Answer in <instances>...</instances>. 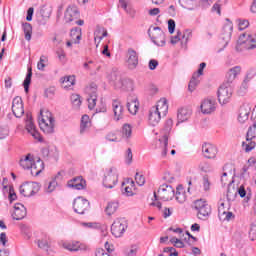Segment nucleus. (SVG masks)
<instances>
[{
	"mask_svg": "<svg viewBox=\"0 0 256 256\" xmlns=\"http://www.w3.org/2000/svg\"><path fill=\"white\" fill-rule=\"evenodd\" d=\"M102 183L106 189H113L119 183V171L116 167L105 169Z\"/></svg>",
	"mask_w": 256,
	"mask_h": 256,
	"instance_id": "nucleus-4",
	"label": "nucleus"
},
{
	"mask_svg": "<svg viewBox=\"0 0 256 256\" xmlns=\"http://www.w3.org/2000/svg\"><path fill=\"white\" fill-rule=\"evenodd\" d=\"M27 216V208L21 203H17L14 205V212L12 214L13 219L16 221H21V219H25Z\"/></svg>",
	"mask_w": 256,
	"mask_h": 256,
	"instance_id": "nucleus-21",
	"label": "nucleus"
},
{
	"mask_svg": "<svg viewBox=\"0 0 256 256\" xmlns=\"http://www.w3.org/2000/svg\"><path fill=\"white\" fill-rule=\"evenodd\" d=\"M107 141H110L112 143H117L119 141V138H117V134L110 132L106 135Z\"/></svg>",
	"mask_w": 256,
	"mask_h": 256,
	"instance_id": "nucleus-58",
	"label": "nucleus"
},
{
	"mask_svg": "<svg viewBox=\"0 0 256 256\" xmlns=\"http://www.w3.org/2000/svg\"><path fill=\"white\" fill-rule=\"evenodd\" d=\"M202 153L206 159H215L217 157V147L213 144H204Z\"/></svg>",
	"mask_w": 256,
	"mask_h": 256,
	"instance_id": "nucleus-23",
	"label": "nucleus"
},
{
	"mask_svg": "<svg viewBox=\"0 0 256 256\" xmlns=\"http://www.w3.org/2000/svg\"><path fill=\"white\" fill-rule=\"evenodd\" d=\"M70 99L75 109H79V107H81V96H79V94H72Z\"/></svg>",
	"mask_w": 256,
	"mask_h": 256,
	"instance_id": "nucleus-46",
	"label": "nucleus"
},
{
	"mask_svg": "<svg viewBox=\"0 0 256 256\" xmlns=\"http://www.w3.org/2000/svg\"><path fill=\"white\" fill-rule=\"evenodd\" d=\"M228 201H235V198L237 197V189L235 188V185H233V180H230L228 183V190L226 195Z\"/></svg>",
	"mask_w": 256,
	"mask_h": 256,
	"instance_id": "nucleus-30",
	"label": "nucleus"
},
{
	"mask_svg": "<svg viewBox=\"0 0 256 256\" xmlns=\"http://www.w3.org/2000/svg\"><path fill=\"white\" fill-rule=\"evenodd\" d=\"M126 59L128 69H137V65H139V53L135 49L129 48L127 50Z\"/></svg>",
	"mask_w": 256,
	"mask_h": 256,
	"instance_id": "nucleus-13",
	"label": "nucleus"
},
{
	"mask_svg": "<svg viewBox=\"0 0 256 256\" xmlns=\"http://www.w3.org/2000/svg\"><path fill=\"white\" fill-rule=\"evenodd\" d=\"M43 169H45L43 160L38 158L36 161L34 160V162H32V166H30L31 175L37 177V175H39L43 171Z\"/></svg>",
	"mask_w": 256,
	"mask_h": 256,
	"instance_id": "nucleus-27",
	"label": "nucleus"
},
{
	"mask_svg": "<svg viewBox=\"0 0 256 256\" xmlns=\"http://www.w3.org/2000/svg\"><path fill=\"white\" fill-rule=\"evenodd\" d=\"M86 93L88 96L97 95V84L91 83L88 87H86Z\"/></svg>",
	"mask_w": 256,
	"mask_h": 256,
	"instance_id": "nucleus-51",
	"label": "nucleus"
},
{
	"mask_svg": "<svg viewBox=\"0 0 256 256\" xmlns=\"http://www.w3.org/2000/svg\"><path fill=\"white\" fill-rule=\"evenodd\" d=\"M38 123L43 133H46L47 135L55 133V119L53 118V114L48 110H40Z\"/></svg>",
	"mask_w": 256,
	"mask_h": 256,
	"instance_id": "nucleus-2",
	"label": "nucleus"
},
{
	"mask_svg": "<svg viewBox=\"0 0 256 256\" xmlns=\"http://www.w3.org/2000/svg\"><path fill=\"white\" fill-rule=\"evenodd\" d=\"M176 200L178 203H185V201H187V195L181 185L176 188Z\"/></svg>",
	"mask_w": 256,
	"mask_h": 256,
	"instance_id": "nucleus-34",
	"label": "nucleus"
},
{
	"mask_svg": "<svg viewBox=\"0 0 256 256\" xmlns=\"http://www.w3.org/2000/svg\"><path fill=\"white\" fill-rule=\"evenodd\" d=\"M63 89H71L75 85V76H65L61 79Z\"/></svg>",
	"mask_w": 256,
	"mask_h": 256,
	"instance_id": "nucleus-33",
	"label": "nucleus"
},
{
	"mask_svg": "<svg viewBox=\"0 0 256 256\" xmlns=\"http://www.w3.org/2000/svg\"><path fill=\"white\" fill-rule=\"evenodd\" d=\"M251 113V107L247 104H244L240 107L238 121L240 123H245L249 119V115Z\"/></svg>",
	"mask_w": 256,
	"mask_h": 256,
	"instance_id": "nucleus-28",
	"label": "nucleus"
},
{
	"mask_svg": "<svg viewBox=\"0 0 256 256\" xmlns=\"http://www.w3.org/2000/svg\"><path fill=\"white\" fill-rule=\"evenodd\" d=\"M133 133V128L129 124H124L122 127V137L124 139H130Z\"/></svg>",
	"mask_w": 256,
	"mask_h": 256,
	"instance_id": "nucleus-43",
	"label": "nucleus"
},
{
	"mask_svg": "<svg viewBox=\"0 0 256 256\" xmlns=\"http://www.w3.org/2000/svg\"><path fill=\"white\" fill-rule=\"evenodd\" d=\"M12 113L16 117H23L25 109L23 108V100L21 97L17 96L12 101Z\"/></svg>",
	"mask_w": 256,
	"mask_h": 256,
	"instance_id": "nucleus-16",
	"label": "nucleus"
},
{
	"mask_svg": "<svg viewBox=\"0 0 256 256\" xmlns=\"http://www.w3.org/2000/svg\"><path fill=\"white\" fill-rule=\"evenodd\" d=\"M233 217H235L233 215V212H229V210H226L224 216L220 219H222V221H231V219H233Z\"/></svg>",
	"mask_w": 256,
	"mask_h": 256,
	"instance_id": "nucleus-61",
	"label": "nucleus"
},
{
	"mask_svg": "<svg viewBox=\"0 0 256 256\" xmlns=\"http://www.w3.org/2000/svg\"><path fill=\"white\" fill-rule=\"evenodd\" d=\"M191 37H193V32L191 30H185L183 34H181V38L185 45L189 43V39H191Z\"/></svg>",
	"mask_w": 256,
	"mask_h": 256,
	"instance_id": "nucleus-53",
	"label": "nucleus"
},
{
	"mask_svg": "<svg viewBox=\"0 0 256 256\" xmlns=\"http://www.w3.org/2000/svg\"><path fill=\"white\" fill-rule=\"evenodd\" d=\"M68 187L81 191V189H85V180H83V177L81 176L73 178L72 180L68 181Z\"/></svg>",
	"mask_w": 256,
	"mask_h": 256,
	"instance_id": "nucleus-26",
	"label": "nucleus"
},
{
	"mask_svg": "<svg viewBox=\"0 0 256 256\" xmlns=\"http://www.w3.org/2000/svg\"><path fill=\"white\" fill-rule=\"evenodd\" d=\"M164 181L167 183H173L175 181V176L173 174L166 172L163 176Z\"/></svg>",
	"mask_w": 256,
	"mask_h": 256,
	"instance_id": "nucleus-59",
	"label": "nucleus"
},
{
	"mask_svg": "<svg viewBox=\"0 0 256 256\" xmlns=\"http://www.w3.org/2000/svg\"><path fill=\"white\" fill-rule=\"evenodd\" d=\"M117 209H119V202L112 201L107 204L105 213L111 217V215H114L117 212Z\"/></svg>",
	"mask_w": 256,
	"mask_h": 256,
	"instance_id": "nucleus-31",
	"label": "nucleus"
},
{
	"mask_svg": "<svg viewBox=\"0 0 256 256\" xmlns=\"http://www.w3.org/2000/svg\"><path fill=\"white\" fill-rule=\"evenodd\" d=\"M170 242L174 244V247H177L178 249H183V247H185V244L183 243V241H181V239L178 238H171Z\"/></svg>",
	"mask_w": 256,
	"mask_h": 256,
	"instance_id": "nucleus-56",
	"label": "nucleus"
},
{
	"mask_svg": "<svg viewBox=\"0 0 256 256\" xmlns=\"http://www.w3.org/2000/svg\"><path fill=\"white\" fill-rule=\"evenodd\" d=\"M26 130L32 137H34L37 141H41V134L37 131L35 124L33 123V118L31 114H27L26 116Z\"/></svg>",
	"mask_w": 256,
	"mask_h": 256,
	"instance_id": "nucleus-17",
	"label": "nucleus"
},
{
	"mask_svg": "<svg viewBox=\"0 0 256 256\" xmlns=\"http://www.w3.org/2000/svg\"><path fill=\"white\" fill-rule=\"evenodd\" d=\"M87 102H88V109L90 110L95 109L97 105V95L88 96Z\"/></svg>",
	"mask_w": 256,
	"mask_h": 256,
	"instance_id": "nucleus-50",
	"label": "nucleus"
},
{
	"mask_svg": "<svg viewBox=\"0 0 256 256\" xmlns=\"http://www.w3.org/2000/svg\"><path fill=\"white\" fill-rule=\"evenodd\" d=\"M37 245L40 249H47L49 247V243L45 239L37 240Z\"/></svg>",
	"mask_w": 256,
	"mask_h": 256,
	"instance_id": "nucleus-60",
	"label": "nucleus"
},
{
	"mask_svg": "<svg viewBox=\"0 0 256 256\" xmlns=\"http://www.w3.org/2000/svg\"><path fill=\"white\" fill-rule=\"evenodd\" d=\"M73 207H74L75 213H78L79 215H83L85 214V211L89 209V200L83 197H77L74 200Z\"/></svg>",
	"mask_w": 256,
	"mask_h": 256,
	"instance_id": "nucleus-15",
	"label": "nucleus"
},
{
	"mask_svg": "<svg viewBox=\"0 0 256 256\" xmlns=\"http://www.w3.org/2000/svg\"><path fill=\"white\" fill-rule=\"evenodd\" d=\"M172 128H173V120L167 119L164 124V128L162 130L163 137H165L166 135L169 138V133H171Z\"/></svg>",
	"mask_w": 256,
	"mask_h": 256,
	"instance_id": "nucleus-42",
	"label": "nucleus"
},
{
	"mask_svg": "<svg viewBox=\"0 0 256 256\" xmlns=\"http://www.w3.org/2000/svg\"><path fill=\"white\" fill-rule=\"evenodd\" d=\"M231 205L229 202H220V205L218 206V215L220 219H223L225 217V212L229 211V208Z\"/></svg>",
	"mask_w": 256,
	"mask_h": 256,
	"instance_id": "nucleus-38",
	"label": "nucleus"
},
{
	"mask_svg": "<svg viewBox=\"0 0 256 256\" xmlns=\"http://www.w3.org/2000/svg\"><path fill=\"white\" fill-rule=\"evenodd\" d=\"M159 142L162 147V152H161L162 157H167V145H169V138L167 137V135H165L159 139Z\"/></svg>",
	"mask_w": 256,
	"mask_h": 256,
	"instance_id": "nucleus-41",
	"label": "nucleus"
},
{
	"mask_svg": "<svg viewBox=\"0 0 256 256\" xmlns=\"http://www.w3.org/2000/svg\"><path fill=\"white\" fill-rule=\"evenodd\" d=\"M199 169L203 173H211V171H213V166L209 162H201L199 164Z\"/></svg>",
	"mask_w": 256,
	"mask_h": 256,
	"instance_id": "nucleus-47",
	"label": "nucleus"
},
{
	"mask_svg": "<svg viewBox=\"0 0 256 256\" xmlns=\"http://www.w3.org/2000/svg\"><path fill=\"white\" fill-rule=\"evenodd\" d=\"M70 37H71L72 43L79 44V42L81 41V28H73L70 31Z\"/></svg>",
	"mask_w": 256,
	"mask_h": 256,
	"instance_id": "nucleus-35",
	"label": "nucleus"
},
{
	"mask_svg": "<svg viewBox=\"0 0 256 256\" xmlns=\"http://www.w3.org/2000/svg\"><path fill=\"white\" fill-rule=\"evenodd\" d=\"M200 109L204 115H211L216 109L215 100L209 98L204 99L200 105Z\"/></svg>",
	"mask_w": 256,
	"mask_h": 256,
	"instance_id": "nucleus-19",
	"label": "nucleus"
},
{
	"mask_svg": "<svg viewBox=\"0 0 256 256\" xmlns=\"http://www.w3.org/2000/svg\"><path fill=\"white\" fill-rule=\"evenodd\" d=\"M169 111V104H167L166 98H161L156 106L152 107L150 109L149 113V123L150 125H159V122L161 121V117H165Z\"/></svg>",
	"mask_w": 256,
	"mask_h": 256,
	"instance_id": "nucleus-1",
	"label": "nucleus"
},
{
	"mask_svg": "<svg viewBox=\"0 0 256 256\" xmlns=\"http://www.w3.org/2000/svg\"><path fill=\"white\" fill-rule=\"evenodd\" d=\"M45 63H47V57L41 56L39 62L37 63L38 71H45Z\"/></svg>",
	"mask_w": 256,
	"mask_h": 256,
	"instance_id": "nucleus-55",
	"label": "nucleus"
},
{
	"mask_svg": "<svg viewBox=\"0 0 256 256\" xmlns=\"http://www.w3.org/2000/svg\"><path fill=\"white\" fill-rule=\"evenodd\" d=\"M200 80H199V76H195V74H193L189 85H188V89L191 93H193V91H195V89L197 88V85H199Z\"/></svg>",
	"mask_w": 256,
	"mask_h": 256,
	"instance_id": "nucleus-44",
	"label": "nucleus"
},
{
	"mask_svg": "<svg viewBox=\"0 0 256 256\" xmlns=\"http://www.w3.org/2000/svg\"><path fill=\"white\" fill-rule=\"evenodd\" d=\"M109 81L114 85L115 89H121L122 91H133V80L129 78H121V75L117 72H112L109 76Z\"/></svg>",
	"mask_w": 256,
	"mask_h": 256,
	"instance_id": "nucleus-3",
	"label": "nucleus"
},
{
	"mask_svg": "<svg viewBox=\"0 0 256 256\" xmlns=\"http://www.w3.org/2000/svg\"><path fill=\"white\" fill-rule=\"evenodd\" d=\"M46 193H53L55 189H57V180L52 179L51 181L47 182L44 187Z\"/></svg>",
	"mask_w": 256,
	"mask_h": 256,
	"instance_id": "nucleus-45",
	"label": "nucleus"
},
{
	"mask_svg": "<svg viewBox=\"0 0 256 256\" xmlns=\"http://www.w3.org/2000/svg\"><path fill=\"white\" fill-rule=\"evenodd\" d=\"M135 181H136L137 185L142 187V185H145V176H143V175H141L139 173H136Z\"/></svg>",
	"mask_w": 256,
	"mask_h": 256,
	"instance_id": "nucleus-57",
	"label": "nucleus"
},
{
	"mask_svg": "<svg viewBox=\"0 0 256 256\" xmlns=\"http://www.w3.org/2000/svg\"><path fill=\"white\" fill-rule=\"evenodd\" d=\"M103 28L98 27L96 31L94 32V41H98V43H101L103 41Z\"/></svg>",
	"mask_w": 256,
	"mask_h": 256,
	"instance_id": "nucleus-54",
	"label": "nucleus"
},
{
	"mask_svg": "<svg viewBox=\"0 0 256 256\" xmlns=\"http://www.w3.org/2000/svg\"><path fill=\"white\" fill-rule=\"evenodd\" d=\"M112 109H113L115 121H121L125 113V108H123V104L121 103V101L113 100Z\"/></svg>",
	"mask_w": 256,
	"mask_h": 256,
	"instance_id": "nucleus-20",
	"label": "nucleus"
},
{
	"mask_svg": "<svg viewBox=\"0 0 256 256\" xmlns=\"http://www.w3.org/2000/svg\"><path fill=\"white\" fill-rule=\"evenodd\" d=\"M179 4L183 9H187L188 11H193L197 7L195 0H179Z\"/></svg>",
	"mask_w": 256,
	"mask_h": 256,
	"instance_id": "nucleus-36",
	"label": "nucleus"
},
{
	"mask_svg": "<svg viewBox=\"0 0 256 256\" xmlns=\"http://www.w3.org/2000/svg\"><path fill=\"white\" fill-rule=\"evenodd\" d=\"M233 95V91L231 90V85L227 82L226 84H222L218 89V101L221 105H225V103H229V99Z\"/></svg>",
	"mask_w": 256,
	"mask_h": 256,
	"instance_id": "nucleus-12",
	"label": "nucleus"
},
{
	"mask_svg": "<svg viewBox=\"0 0 256 256\" xmlns=\"http://www.w3.org/2000/svg\"><path fill=\"white\" fill-rule=\"evenodd\" d=\"M41 186L37 182H27L20 186V194L24 197H33L35 193H39Z\"/></svg>",
	"mask_w": 256,
	"mask_h": 256,
	"instance_id": "nucleus-11",
	"label": "nucleus"
},
{
	"mask_svg": "<svg viewBox=\"0 0 256 256\" xmlns=\"http://www.w3.org/2000/svg\"><path fill=\"white\" fill-rule=\"evenodd\" d=\"M22 27L26 41H31V36L33 35V26L26 22L22 24Z\"/></svg>",
	"mask_w": 256,
	"mask_h": 256,
	"instance_id": "nucleus-37",
	"label": "nucleus"
},
{
	"mask_svg": "<svg viewBox=\"0 0 256 256\" xmlns=\"http://www.w3.org/2000/svg\"><path fill=\"white\" fill-rule=\"evenodd\" d=\"M194 207L196 209L198 219L202 221H206L209 215H211V206L207 203V201L200 199L194 202Z\"/></svg>",
	"mask_w": 256,
	"mask_h": 256,
	"instance_id": "nucleus-6",
	"label": "nucleus"
},
{
	"mask_svg": "<svg viewBox=\"0 0 256 256\" xmlns=\"http://www.w3.org/2000/svg\"><path fill=\"white\" fill-rule=\"evenodd\" d=\"M249 83H251L250 80H247L246 78L243 79L240 87L238 88V95H246L247 91H249Z\"/></svg>",
	"mask_w": 256,
	"mask_h": 256,
	"instance_id": "nucleus-39",
	"label": "nucleus"
},
{
	"mask_svg": "<svg viewBox=\"0 0 256 256\" xmlns=\"http://www.w3.org/2000/svg\"><path fill=\"white\" fill-rule=\"evenodd\" d=\"M148 35L154 45L158 47L165 46V32L160 27H150L148 29Z\"/></svg>",
	"mask_w": 256,
	"mask_h": 256,
	"instance_id": "nucleus-7",
	"label": "nucleus"
},
{
	"mask_svg": "<svg viewBox=\"0 0 256 256\" xmlns=\"http://www.w3.org/2000/svg\"><path fill=\"white\" fill-rule=\"evenodd\" d=\"M34 161L35 160H33V156H31V154H28L27 156H25V158H22L20 160V167L22 169H31Z\"/></svg>",
	"mask_w": 256,
	"mask_h": 256,
	"instance_id": "nucleus-32",
	"label": "nucleus"
},
{
	"mask_svg": "<svg viewBox=\"0 0 256 256\" xmlns=\"http://www.w3.org/2000/svg\"><path fill=\"white\" fill-rule=\"evenodd\" d=\"M205 67H207V64L204 63V62H202V63L200 64V66H199L198 71H197L196 73H194V75H195L196 77H201V75H203V69H205Z\"/></svg>",
	"mask_w": 256,
	"mask_h": 256,
	"instance_id": "nucleus-62",
	"label": "nucleus"
},
{
	"mask_svg": "<svg viewBox=\"0 0 256 256\" xmlns=\"http://www.w3.org/2000/svg\"><path fill=\"white\" fill-rule=\"evenodd\" d=\"M236 23L238 25L239 31H244V29H247V27H249V20L247 19H237Z\"/></svg>",
	"mask_w": 256,
	"mask_h": 256,
	"instance_id": "nucleus-48",
	"label": "nucleus"
},
{
	"mask_svg": "<svg viewBox=\"0 0 256 256\" xmlns=\"http://www.w3.org/2000/svg\"><path fill=\"white\" fill-rule=\"evenodd\" d=\"M63 247L67 251H87V245L79 241L65 242Z\"/></svg>",
	"mask_w": 256,
	"mask_h": 256,
	"instance_id": "nucleus-24",
	"label": "nucleus"
},
{
	"mask_svg": "<svg viewBox=\"0 0 256 256\" xmlns=\"http://www.w3.org/2000/svg\"><path fill=\"white\" fill-rule=\"evenodd\" d=\"M126 107L131 115H137V112L139 111V99L137 96H128Z\"/></svg>",
	"mask_w": 256,
	"mask_h": 256,
	"instance_id": "nucleus-18",
	"label": "nucleus"
},
{
	"mask_svg": "<svg viewBox=\"0 0 256 256\" xmlns=\"http://www.w3.org/2000/svg\"><path fill=\"white\" fill-rule=\"evenodd\" d=\"M129 227L125 218H117L111 225V233L114 237H123L125 231Z\"/></svg>",
	"mask_w": 256,
	"mask_h": 256,
	"instance_id": "nucleus-9",
	"label": "nucleus"
},
{
	"mask_svg": "<svg viewBox=\"0 0 256 256\" xmlns=\"http://www.w3.org/2000/svg\"><path fill=\"white\" fill-rule=\"evenodd\" d=\"M255 77H256V67H250L247 70L244 79L251 81L252 79H255Z\"/></svg>",
	"mask_w": 256,
	"mask_h": 256,
	"instance_id": "nucleus-49",
	"label": "nucleus"
},
{
	"mask_svg": "<svg viewBox=\"0 0 256 256\" xmlns=\"http://www.w3.org/2000/svg\"><path fill=\"white\" fill-rule=\"evenodd\" d=\"M256 138V116L253 119V125H251L248 128L247 134H246V141L242 142V149L246 151V153H249V151H253V148L256 147L255 141H253Z\"/></svg>",
	"mask_w": 256,
	"mask_h": 256,
	"instance_id": "nucleus-5",
	"label": "nucleus"
},
{
	"mask_svg": "<svg viewBox=\"0 0 256 256\" xmlns=\"http://www.w3.org/2000/svg\"><path fill=\"white\" fill-rule=\"evenodd\" d=\"M175 197V189H173V186L163 184L158 189V194L154 192V198L157 201V199H161V201H171Z\"/></svg>",
	"mask_w": 256,
	"mask_h": 256,
	"instance_id": "nucleus-8",
	"label": "nucleus"
},
{
	"mask_svg": "<svg viewBox=\"0 0 256 256\" xmlns=\"http://www.w3.org/2000/svg\"><path fill=\"white\" fill-rule=\"evenodd\" d=\"M89 127H91V119L87 114H85L81 118V124H80L81 135H83V133H86L89 130Z\"/></svg>",
	"mask_w": 256,
	"mask_h": 256,
	"instance_id": "nucleus-29",
	"label": "nucleus"
},
{
	"mask_svg": "<svg viewBox=\"0 0 256 256\" xmlns=\"http://www.w3.org/2000/svg\"><path fill=\"white\" fill-rule=\"evenodd\" d=\"M31 77H33V70L31 67L28 68V73L23 82L25 93H29V85H31Z\"/></svg>",
	"mask_w": 256,
	"mask_h": 256,
	"instance_id": "nucleus-40",
	"label": "nucleus"
},
{
	"mask_svg": "<svg viewBox=\"0 0 256 256\" xmlns=\"http://www.w3.org/2000/svg\"><path fill=\"white\" fill-rule=\"evenodd\" d=\"M80 13L77 6L72 5L68 6L65 13H64V21L65 23H73L74 21H77L79 19Z\"/></svg>",
	"mask_w": 256,
	"mask_h": 256,
	"instance_id": "nucleus-14",
	"label": "nucleus"
},
{
	"mask_svg": "<svg viewBox=\"0 0 256 256\" xmlns=\"http://www.w3.org/2000/svg\"><path fill=\"white\" fill-rule=\"evenodd\" d=\"M168 30H169V33L171 34L175 33V20L170 19L168 21Z\"/></svg>",
	"mask_w": 256,
	"mask_h": 256,
	"instance_id": "nucleus-64",
	"label": "nucleus"
},
{
	"mask_svg": "<svg viewBox=\"0 0 256 256\" xmlns=\"http://www.w3.org/2000/svg\"><path fill=\"white\" fill-rule=\"evenodd\" d=\"M191 115H193V110L190 108H180L177 114L178 123H185V121H189V119H191Z\"/></svg>",
	"mask_w": 256,
	"mask_h": 256,
	"instance_id": "nucleus-25",
	"label": "nucleus"
},
{
	"mask_svg": "<svg viewBox=\"0 0 256 256\" xmlns=\"http://www.w3.org/2000/svg\"><path fill=\"white\" fill-rule=\"evenodd\" d=\"M242 70L241 66H234L230 68L226 73V83L231 85V83L237 79V76L241 75Z\"/></svg>",
	"mask_w": 256,
	"mask_h": 256,
	"instance_id": "nucleus-22",
	"label": "nucleus"
},
{
	"mask_svg": "<svg viewBox=\"0 0 256 256\" xmlns=\"http://www.w3.org/2000/svg\"><path fill=\"white\" fill-rule=\"evenodd\" d=\"M133 161V152L131 148H128L126 151V163L130 164Z\"/></svg>",
	"mask_w": 256,
	"mask_h": 256,
	"instance_id": "nucleus-63",
	"label": "nucleus"
},
{
	"mask_svg": "<svg viewBox=\"0 0 256 256\" xmlns=\"http://www.w3.org/2000/svg\"><path fill=\"white\" fill-rule=\"evenodd\" d=\"M202 188L204 191H209L211 189V181L207 175L202 178Z\"/></svg>",
	"mask_w": 256,
	"mask_h": 256,
	"instance_id": "nucleus-52",
	"label": "nucleus"
},
{
	"mask_svg": "<svg viewBox=\"0 0 256 256\" xmlns=\"http://www.w3.org/2000/svg\"><path fill=\"white\" fill-rule=\"evenodd\" d=\"M239 45L248 51L256 49V34L243 33L238 40Z\"/></svg>",
	"mask_w": 256,
	"mask_h": 256,
	"instance_id": "nucleus-10",
	"label": "nucleus"
}]
</instances>
